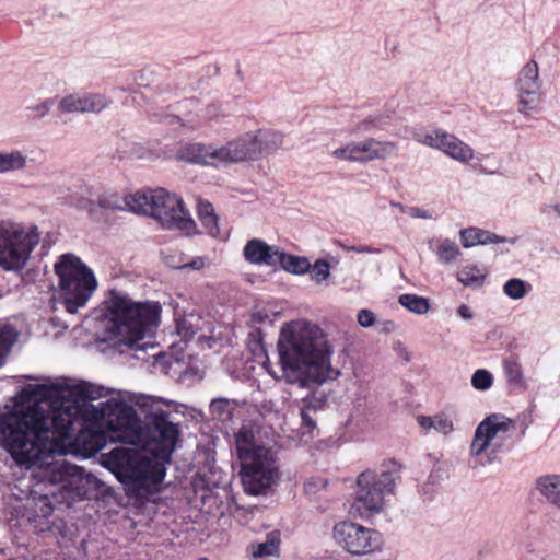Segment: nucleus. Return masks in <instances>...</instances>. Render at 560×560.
Segmentation results:
<instances>
[{"label":"nucleus","mask_w":560,"mask_h":560,"mask_svg":"<svg viewBox=\"0 0 560 560\" xmlns=\"http://www.w3.org/2000/svg\"><path fill=\"white\" fill-rule=\"evenodd\" d=\"M100 389L68 380L28 384L15 396L14 409L0 416V447L20 467L66 490L77 465L70 452L74 425L81 424Z\"/></svg>","instance_id":"1"},{"label":"nucleus","mask_w":560,"mask_h":560,"mask_svg":"<svg viewBox=\"0 0 560 560\" xmlns=\"http://www.w3.org/2000/svg\"><path fill=\"white\" fill-rule=\"evenodd\" d=\"M194 315L186 316L177 322V332L184 339H189L196 334Z\"/></svg>","instance_id":"43"},{"label":"nucleus","mask_w":560,"mask_h":560,"mask_svg":"<svg viewBox=\"0 0 560 560\" xmlns=\"http://www.w3.org/2000/svg\"><path fill=\"white\" fill-rule=\"evenodd\" d=\"M487 271L476 265L464 266L457 273V280L465 287L480 288Z\"/></svg>","instance_id":"31"},{"label":"nucleus","mask_w":560,"mask_h":560,"mask_svg":"<svg viewBox=\"0 0 560 560\" xmlns=\"http://www.w3.org/2000/svg\"><path fill=\"white\" fill-rule=\"evenodd\" d=\"M347 250L354 252V253H369V254H380L381 250L378 248L369 247V246H349L347 247Z\"/></svg>","instance_id":"49"},{"label":"nucleus","mask_w":560,"mask_h":560,"mask_svg":"<svg viewBox=\"0 0 560 560\" xmlns=\"http://www.w3.org/2000/svg\"><path fill=\"white\" fill-rule=\"evenodd\" d=\"M252 319L256 323H264L266 319H268V314L264 310H257L253 312Z\"/></svg>","instance_id":"51"},{"label":"nucleus","mask_w":560,"mask_h":560,"mask_svg":"<svg viewBox=\"0 0 560 560\" xmlns=\"http://www.w3.org/2000/svg\"><path fill=\"white\" fill-rule=\"evenodd\" d=\"M27 161V155L21 150L0 151V174L23 171Z\"/></svg>","instance_id":"26"},{"label":"nucleus","mask_w":560,"mask_h":560,"mask_svg":"<svg viewBox=\"0 0 560 560\" xmlns=\"http://www.w3.org/2000/svg\"><path fill=\"white\" fill-rule=\"evenodd\" d=\"M322 404V399H317L314 404L312 397L305 398V407L301 409V419L310 433L316 428V422L312 417V412L315 411L316 408L320 407Z\"/></svg>","instance_id":"40"},{"label":"nucleus","mask_w":560,"mask_h":560,"mask_svg":"<svg viewBox=\"0 0 560 560\" xmlns=\"http://www.w3.org/2000/svg\"><path fill=\"white\" fill-rule=\"evenodd\" d=\"M536 488L548 502L560 509V475L539 477Z\"/></svg>","instance_id":"24"},{"label":"nucleus","mask_w":560,"mask_h":560,"mask_svg":"<svg viewBox=\"0 0 560 560\" xmlns=\"http://www.w3.org/2000/svg\"><path fill=\"white\" fill-rule=\"evenodd\" d=\"M505 381L512 389L525 390L528 386L523 366L516 355H511L502 362Z\"/></svg>","instance_id":"21"},{"label":"nucleus","mask_w":560,"mask_h":560,"mask_svg":"<svg viewBox=\"0 0 560 560\" xmlns=\"http://www.w3.org/2000/svg\"><path fill=\"white\" fill-rule=\"evenodd\" d=\"M253 133L257 136L259 156L261 154H270L282 147L283 137L279 132L265 130Z\"/></svg>","instance_id":"29"},{"label":"nucleus","mask_w":560,"mask_h":560,"mask_svg":"<svg viewBox=\"0 0 560 560\" xmlns=\"http://www.w3.org/2000/svg\"><path fill=\"white\" fill-rule=\"evenodd\" d=\"M240 465L242 485L248 494L265 492L278 479L276 457L270 448H261L253 456H244Z\"/></svg>","instance_id":"9"},{"label":"nucleus","mask_w":560,"mask_h":560,"mask_svg":"<svg viewBox=\"0 0 560 560\" xmlns=\"http://www.w3.org/2000/svg\"><path fill=\"white\" fill-rule=\"evenodd\" d=\"M375 315L370 310H361L358 314V323L364 327H371L375 324Z\"/></svg>","instance_id":"46"},{"label":"nucleus","mask_w":560,"mask_h":560,"mask_svg":"<svg viewBox=\"0 0 560 560\" xmlns=\"http://www.w3.org/2000/svg\"><path fill=\"white\" fill-rule=\"evenodd\" d=\"M235 444L238 460H242L244 456H253L261 448H266L255 443L254 431L247 427H243L238 430L235 435Z\"/></svg>","instance_id":"25"},{"label":"nucleus","mask_w":560,"mask_h":560,"mask_svg":"<svg viewBox=\"0 0 560 560\" xmlns=\"http://www.w3.org/2000/svg\"><path fill=\"white\" fill-rule=\"evenodd\" d=\"M395 487V477L389 471H363L357 479L350 513L361 518H370L384 512Z\"/></svg>","instance_id":"6"},{"label":"nucleus","mask_w":560,"mask_h":560,"mask_svg":"<svg viewBox=\"0 0 560 560\" xmlns=\"http://www.w3.org/2000/svg\"><path fill=\"white\" fill-rule=\"evenodd\" d=\"M203 267H205V260L202 257H195L189 262H185L179 266H174V268L189 269V270H200Z\"/></svg>","instance_id":"48"},{"label":"nucleus","mask_w":560,"mask_h":560,"mask_svg":"<svg viewBox=\"0 0 560 560\" xmlns=\"http://www.w3.org/2000/svg\"><path fill=\"white\" fill-rule=\"evenodd\" d=\"M385 329H386V330H393V329H395V324H394L393 322H387V323L385 324Z\"/></svg>","instance_id":"54"},{"label":"nucleus","mask_w":560,"mask_h":560,"mask_svg":"<svg viewBox=\"0 0 560 560\" xmlns=\"http://www.w3.org/2000/svg\"><path fill=\"white\" fill-rule=\"evenodd\" d=\"M125 196L114 190H104L97 195V207L108 211H126Z\"/></svg>","instance_id":"33"},{"label":"nucleus","mask_w":560,"mask_h":560,"mask_svg":"<svg viewBox=\"0 0 560 560\" xmlns=\"http://www.w3.org/2000/svg\"><path fill=\"white\" fill-rule=\"evenodd\" d=\"M390 120V115L386 112H377L371 114L360 120L357 124L355 131L358 132H368L373 129H384Z\"/></svg>","instance_id":"34"},{"label":"nucleus","mask_w":560,"mask_h":560,"mask_svg":"<svg viewBox=\"0 0 560 560\" xmlns=\"http://www.w3.org/2000/svg\"><path fill=\"white\" fill-rule=\"evenodd\" d=\"M417 423L425 432L434 431L443 435H448L454 431L453 419L443 412L433 416H418Z\"/></svg>","instance_id":"22"},{"label":"nucleus","mask_w":560,"mask_h":560,"mask_svg":"<svg viewBox=\"0 0 560 560\" xmlns=\"http://www.w3.org/2000/svg\"><path fill=\"white\" fill-rule=\"evenodd\" d=\"M19 337L18 328L7 320H0V368Z\"/></svg>","instance_id":"28"},{"label":"nucleus","mask_w":560,"mask_h":560,"mask_svg":"<svg viewBox=\"0 0 560 560\" xmlns=\"http://www.w3.org/2000/svg\"><path fill=\"white\" fill-rule=\"evenodd\" d=\"M515 90L520 114L529 116L538 110L544 94L539 67L535 60H529L522 67L515 81Z\"/></svg>","instance_id":"13"},{"label":"nucleus","mask_w":560,"mask_h":560,"mask_svg":"<svg viewBox=\"0 0 560 560\" xmlns=\"http://www.w3.org/2000/svg\"><path fill=\"white\" fill-rule=\"evenodd\" d=\"M279 536L280 535L278 532H271L270 534H268L266 541L258 544L254 548L253 556L255 558H258L276 555L280 542Z\"/></svg>","instance_id":"37"},{"label":"nucleus","mask_w":560,"mask_h":560,"mask_svg":"<svg viewBox=\"0 0 560 560\" xmlns=\"http://www.w3.org/2000/svg\"><path fill=\"white\" fill-rule=\"evenodd\" d=\"M40 234L36 225L15 221L0 222V267L7 271L22 270Z\"/></svg>","instance_id":"7"},{"label":"nucleus","mask_w":560,"mask_h":560,"mask_svg":"<svg viewBox=\"0 0 560 560\" xmlns=\"http://www.w3.org/2000/svg\"><path fill=\"white\" fill-rule=\"evenodd\" d=\"M390 206L395 207L396 209H399L400 211L407 212V208L404 205L399 203V202L392 201Z\"/></svg>","instance_id":"53"},{"label":"nucleus","mask_w":560,"mask_h":560,"mask_svg":"<svg viewBox=\"0 0 560 560\" xmlns=\"http://www.w3.org/2000/svg\"><path fill=\"white\" fill-rule=\"evenodd\" d=\"M151 217L165 229L177 230L185 235L197 233V226L184 201L176 194L156 188Z\"/></svg>","instance_id":"11"},{"label":"nucleus","mask_w":560,"mask_h":560,"mask_svg":"<svg viewBox=\"0 0 560 560\" xmlns=\"http://www.w3.org/2000/svg\"><path fill=\"white\" fill-rule=\"evenodd\" d=\"M457 314L465 320H470L472 318V312L470 307L466 304H462L458 306Z\"/></svg>","instance_id":"50"},{"label":"nucleus","mask_w":560,"mask_h":560,"mask_svg":"<svg viewBox=\"0 0 560 560\" xmlns=\"http://www.w3.org/2000/svg\"><path fill=\"white\" fill-rule=\"evenodd\" d=\"M110 104L112 101L104 94L73 93L60 98L58 109L63 114H97Z\"/></svg>","instance_id":"15"},{"label":"nucleus","mask_w":560,"mask_h":560,"mask_svg":"<svg viewBox=\"0 0 560 560\" xmlns=\"http://www.w3.org/2000/svg\"><path fill=\"white\" fill-rule=\"evenodd\" d=\"M72 205L78 210L85 211L90 215H93L96 212L97 199L94 200L90 197L80 196L75 198Z\"/></svg>","instance_id":"45"},{"label":"nucleus","mask_w":560,"mask_h":560,"mask_svg":"<svg viewBox=\"0 0 560 560\" xmlns=\"http://www.w3.org/2000/svg\"><path fill=\"white\" fill-rule=\"evenodd\" d=\"M97 483L98 480L94 475L85 472L82 468L75 466L71 479L67 483L66 491L72 498L82 499L86 498L93 490L97 489Z\"/></svg>","instance_id":"19"},{"label":"nucleus","mask_w":560,"mask_h":560,"mask_svg":"<svg viewBox=\"0 0 560 560\" xmlns=\"http://www.w3.org/2000/svg\"><path fill=\"white\" fill-rule=\"evenodd\" d=\"M460 255V250L457 244L448 238H444L440 242L436 256L440 262L450 264L454 261Z\"/></svg>","instance_id":"36"},{"label":"nucleus","mask_w":560,"mask_h":560,"mask_svg":"<svg viewBox=\"0 0 560 560\" xmlns=\"http://www.w3.org/2000/svg\"><path fill=\"white\" fill-rule=\"evenodd\" d=\"M471 385L477 390H488L493 385V375L486 369H478L471 376Z\"/></svg>","instance_id":"42"},{"label":"nucleus","mask_w":560,"mask_h":560,"mask_svg":"<svg viewBox=\"0 0 560 560\" xmlns=\"http://www.w3.org/2000/svg\"><path fill=\"white\" fill-rule=\"evenodd\" d=\"M415 140L423 145L441 151L450 159L467 164L475 158L474 149L446 130L436 128L415 135Z\"/></svg>","instance_id":"14"},{"label":"nucleus","mask_w":560,"mask_h":560,"mask_svg":"<svg viewBox=\"0 0 560 560\" xmlns=\"http://www.w3.org/2000/svg\"><path fill=\"white\" fill-rule=\"evenodd\" d=\"M397 150L398 145L394 141L366 138L336 148L330 155L339 161L366 163L374 160H386L396 154Z\"/></svg>","instance_id":"12"},{"label":"nucleus","mask_w":560,"mask_h":560,"mask_svg":"<svg viewBox=\"0 0 560 560\" xmlns=\"http://www.w3.org/2000/svg\"><path fill=\"white\" fill-rule=\"evenodd\" d=\"M232 163H238L259 158L257 136L253 132L245 133L228 142Z\"/></svg>","instance_id":"18"},{"label":"nucleus","mask_w":560,"mask_h":560,"mask_svg":"<svg viewBox=\"0 0 560 560\" xmlns=\"http://www.w3.org/2000/svg\"><path fill=\"white\" fill-rule=\"evenodd\" d=\"M180 158L194 164L215 167L232 163L228 143L221 147L192 143L182 151Z\"/></svg>","instance_id":"16"},{"label":"nucleus","mask_w":560,"mask_h":560,"mask_svg":"<svg viewBox=\"0 0 560 560\" xmlns=\"http://www.w3.org/2000/svg\"><path fill=\"white\" fill-rule=\"evenodd\" d=\"M305 487H306L307 491H312V490H313V488H314L315 486L313 485V482H312V481H308V482L305 485Z\"/></svg>","instance_id":"55"},{"label":"nucleus","mask_w":560,"mask_h":560,"mask_svg":"<svg viewBox=\"0 0 560 560\" xmlns=\"http://www.w3.org/2000/svg\"><path fill=\"white\" fill-rule=\"evenodd\" d=\"M155 196V189L153 190H139L133 194L125 195L126 211H130L137 214L151 215L153 208V197Z\"/></svg>","instance_id":"23"},{"label":"nucleus","mask_w":560,"mask_h":560,"mask_svg":"<svg viewBox=\"0 0 560 560\" xmlns=\"http://www.w3.org/2000/svg\"><path fill=\"white\" fill-rule=\"evenodd\" d=\"M278 252V247L269 246L259 238H253L245 244L243 255L250 264L275 266L277 265Z\"/></svg>","instance_id":"17"},{"label":"nucleus","mask_w":560,"mask_h":560,"mask_svg":"<svg viewBox=\"0 0 560 560\" xmlns=\"http://www.w3.org/2000/svg\"><path fill=\"white\" fill-rule=\"evenodd\" d=\"M398 303L417 315H424L430 311V301L424 296L412 293H405L398 298Z\"/></svg>","instance_id":"32"},{"label":"nucleus","mask_w":560,"mask_h":560,"mask_svg":"<svg viewBox=\"0 0 560 560\" xmlns=\"http://www.w3.org/2000/svg\"><path fill=\"white\" fill-rule=\"evenodd\" d=\"M515 430V422L503 413L487 416L475 429L469 445V456L485 457L487 463H493L503 452L505 441Z\"/></svg>","instance_id":"8"},{"label":"nucleus","mask_w":560,"mask_h":560,"mask_svg":"<svg viewBox=\"0 0 560 560\" xmlns=\"http://www.w3.org/2000/svg\"><path fill=\"white\" fill-rule=\"evenodd\" d=\"M539 212L548 220H560V199L544 203Z\"/></svg>","instance_id":"44"},{"label":"nucleus","mask_w":560,"mask_h":560,"mask_svg":"<svg viewBox=\"0 0 560 560\" xmlns=\"http://www.w3.org/2000/svg\"><path fill=\"white\" fill-rule=\"evenodd\" d=\"M407 213L415 219H423V220H430L432 219V213L428 209L420 208V207H411L407 209Z\"/></svg>","instance_id":"47"},{"label":"nucleus","mask_w":560,"mask_h":560,"mask_svg":"<svg viewBox=\"0 0 560 560\" xmlns=\"http://www.w3.org/2000/svg\"><path fill=\"white\" fill-rule=\"evenodd\" d=\"M59 288L67 312L74 314L85 306L97 287L93 271L72 254H65L55 264Z\"/></svg>","instance_id":"5"},{"label":"nucleus","mask_w":560,"mask_h":560,"mask_svg":"<svg viewBox=\"0 0 560 560\" xmlns=\"http://www.w3.org/2000/svg\"><path fill=\"white\" fill-rule=\"evenodd\" d=\"M459 236L462 245L465 248L474 247L476 245H488L495 243H510L513 245L516 242V238L502 237L479 228L464 229L459 232Z\"/></svg>","instance_id":"20"},{"label":"nucleus","mask_w":560,"mask_h":560,"mask_svg":"<svg viewBox=\"0 0 560 560\" xmlns=\"http://www.w3.org/2000/svg\"><path fill=\"white\" fill-rule=\"evenodd\" d=\"M311 279L316 284H324L330 277V265L325 259H318L312 265L311 270Z\"/></svg>","instance_id":"39"},{"label":"nucleus","mask_w":560,"mask_h":560,"mask_svg":"<svg viewBox=\"0 0 560 560\" xmlns=\"http://www.w3.org/2000/svg\"><path fill=\"white\" fill-rule=\"evenodd\" d=\"M106 340L124 352L121 347L145 350L139 345L145 334L159 323L158 302H136L122 292H113L106 302Z\"/></svg>","instance_id":"4"},{"label":"nucleus","mask_w":560,"mask_h":560,"mask_svg":"<svg viewBox=\"0 0 560 560\" xmlns=\"http://www.w3.org/2000/svg\"><path fill=\"white\" fill-rule=\"evenodd\" d=\"M104 428L91 435V452L101 451L107 441L122 445L102 454V464L129 491L149 492L165 476V465L175 448L178 430L164 412H155L141 431L135 411L118 399L102 407Z\"/></svg>","instance_id":"2"},{"label":"nucleus","mask_w":560,"mask_h":560,"mask_svg":"<svg viewBox=\"0 0 560 560\" xmlns=\"http://www.w3.org/2000/svg\"><path fill=\"white\" fill-rule=\"evenodd\" d=\"M55 106L54 98H46L42 102L31 104L26 107V112L30 118L40 119L46 117L51 108Z\"/></svg>","instance_id":"41"},{"label":"nucleus","mask_w":560,"mask_h":560,"mask_svg":"<svg viewBox=\"0 0 560 560\" xmlns=\"http://www.w3.org/2000/svg\"><path fill=\"white\" fill-rule=\"evenodd\" d=\"M218 116V107L215 105H211L207 107L206 118L213 119Z\"/></svg>","instance_id":"52"},{"label":"nucleus","mask_w":560,"mask_h":560,"mask_svg":"<svg viewBox=\"0 0 560 560\" xmlns=\"http://www.w3.org/2000/svg\"><path fill=\"white\" fill-rule=\"evenodd\" d=\"M332 538L342 550L357 557L380 552L384 546L380 532L350 521L337 523L332 528Z\"/></svg>","instance_id":"10"},{"label":"nucleus","mask_w":560,"mask_h":560,"mask_svg":"<svg viewBox=\"0 0 560 560\" xmlns=\"http://www.w3.org/2000/svg\"><path fill=\"white\" fill-rule=\"evenodd\" d=\"M281 378L285 383L314 393L340 372L332 366L334 346L316 323L295 319L285 323L277 342Z\"/></svg>","instance_id":"3"},{"label":"nucleus","mask_w":560,"mask_h":560,"mask_svg":"<svg viewBox=\"0 0 560 560\" xmlns=\"http://www.w3.org/2000/svg\"><path fill=\"white\" fill-rule=\"evenodd\" d=\"M277 264L293 275H305L312 267L311 261L306 257L287 254L280 249L277 255Z\"/></svg>","instance_id":"27"},{"label":"nucleus","mask_w":560,"mask_h":560,"mask_svg":"<svg viewBox=\"0 0 560 560\" xmlns=\"http://www.w3.org/2000/svg\"><path fill=\"white\" fill-rule=\"evenodd\" d=\"M198 218L209 235L213 237L219 236L220 229L218 225V218L211 203L207 201H199Z\"/></svg>","instance_id":"30"},{"label":"nucleus","mask_w":560,"mask_h":560,"mask_svg":"<svg viewBox=\"0 0 560 560\" xmlns=\"http://www.w3.org/2000/svg\"><path fill=\"white\" fill-rule=\"evenodd\" d=\"M233 404L228 399H213L210 404V412L220 421H226L232 418Z\"/></svg>","instance_id":"38"},{"label":"nucleus","mask_w":560,"mask_h":560,"mask_svg":"<svg viewBox=\"0 0 560 560\" xmlns=\"http://www.w3.org/2000/svg\"><path fill=\"white\" fill-rule=\"evenodd\" d=\"M503 293L512 300L523 299L532 290V285L520 278H512L503 285Z\"/></svg>","instance_id":"35"}]
</instances>
